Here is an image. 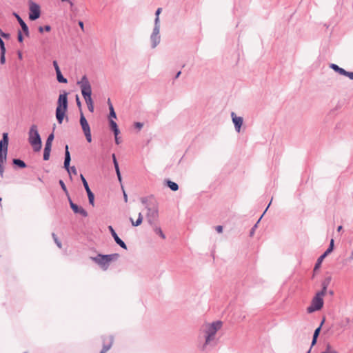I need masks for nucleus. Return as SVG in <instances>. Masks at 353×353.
<instances>
[{"label": "nucleus", "mask_w": 353, "mask_h": 353, "mask_svg": "<svg viewBox=\"0 0 353 353\" xmlns=\"http://www.w3.org/2000/svg\"><path fill=\"white\" fill-rule=\"evenodd\" d=\"M221 327L222 322L220 321H214L211 323H204L201 325L199 332L198 341L202 351H207L216 345V333Z\"/></svg>", "instance_id": "obj_1"}, {"label": "nucleus", "mask_w": 353, "mask_h": 353, "mask_svg": "<svg viewBox=\"0 0 353 353\" xmlns=\"http://www.w3.org/2000/svg\"><path fill=\"white\" fill-rule=\"evenodd\" d=\"M119 258L118 253L110 254H98L94 257H91V259L99 265L103 270H107L109 268L110 263L112 261H115Z\"/></svg>", "instance_id": "obj_2"}, {"label": "nucleus", "mask_w": 353, "mask_h": 353, "mask_svg": "<svg viewBox=\"0 0 353 353\" xmlns=\"http://www.w3.org/2000/svg\"><path fill=\"white\" fill-rule=\"evenodd\" d=\"M8 141V134L3 132L2 139L0 140V176L1 177L3 176L4 168L3 165L7 158Z\"/></svg>", "instance_id": "obj_3"}, {"label": "nucleus", "mask_w": 353, "mask_h": 353, "mask_svg": "<svg viewBox=\"0 0 353 353\" xmlns=\"http://www.w3.org/2000/svg\"><path fill=\"white\" fill-rule=\"evenodd\" d=\"M28 141L35 152H39L41 150V139L36 125H32L30 128L28 132Z\"/></svg>", "instance_id": "obj_4"}, {"label": "nucleus", "mask_w": 353, "mask_h": 353, "mask_svg": "<svg viewBox=\"0 0 353 353\" xmlns=\"http://www.w3.org/2000/svg\"><path fill=\"white\" fill-rule=\"evenodd\" d=\"M146 219L148 223L152 226L157 224L159 218L158 205H147Z\"/></svg>", "instance_id": "obj_5"}, {"label": "nucleus", "mask_w": 353, "mask_h": 353, "mask_svg": "<svg viewBox=\"0 0 353 353\" xmlns=\"http://www.w3.org/2000/svg\"><path fill=\"white\" fill-rule=\"evenodd\" d=\"M77 84L80 86L81 94L84 99L91 97V85L85 75L82 77L81 79L77 82Z\"/></svg>", "instance_id": "obj_6"}, {"label": "nucleus", "mask_w": 353, "mask_h": 353, "mask_svg": "<svg viewBox=\"0 0 353 353\" xmlns=\"http://www.w3.org/2000/svg\"><path fill=\"white\" fill-rule=\"evenodd\" d=\"M323 296L319 295L318 293L314 296L310 305L307 308L308 313H312L315 311L320 310L323 306Z\"/></svg>", "instance_id": "obj_7"}, {"label": "nucleus", "mask_w": 353, "mask_h": 353, "mask_svg": "<svg viewBox=\"0 0 353 353\" xmlns=\"http://www.w3.org/2000/svg\"><path fill=\"white\" fill-rule=\"evenodd\" d=\"M160 26H154L152 32L150 35V41L152 48H155L161 41V36L159 34Z\"/></svg>", "instance_id": "obj_8"}, {"label": "nucleus", "mask_w": 353, "mask_h": 353, "mask_svg": "<svg viewBox=\"0 0 353 353\" xmlns=\"http://www.w3.org/2000/svg\"><path fill=\"white\" fill-rule=\"evenodd\" d=\"M41 14L40 7L35 3L31 2L30 4L29 19L34 21L39 18Z\"/></svg>", "instance_id": "obj_9"}, {"label": "nucleus", "mask_w": 353, "mask_h": 353, "mask_svg": "<svg viewBox=\"0 0 353 353\" xmlns=\"http://www.w3.org/2000/svg\"><path fill=\"white\" fill-rule=\"evenodd\" d=\"M80 177H81V179L83 184V186L85 188V190L87 192L88 200H89V203L90 205H92V206H94V195L93 192L91 191V190L90 189L88 183L87 181L85 180V177L83 176V175L81 174Z\"/></svg>", "instance_id": "obj_10"}, {"label": "nucleus", "mask_w": 353, "mask_h": 353, "mask_svg": "<svg viewBox=\"0 0 353 353\" xmlns=\"http://www.w3.org/2000/svg\"><path fill=\"white\" fill-rule=\"evenodd\" d=\"M68 199L70 203V206L74 213L79 214L83 217L88 216V212L86 210H84L82 207H79L77 204L74 203L70 196H68Z\"/></svg>", "instance_id": "obj_11"}, {"label": "nucleus", "mask_w": 353, "mask_h": 353, "mask_svg": "<svg viewBox=\"0 0 353 353\" xmlns=\"http://www.w3.org/2000/svg\"><path fill=\"white\" fill-rule=\"evenodd\" d=\"M58 105L57 108H60L64 110H67L68 108V93L63 92V94H60L58 99Z\"/></svg>", "instance_id": "obj_12"}, {"label": "nucleus", "mask_w": 353, "mask_h": 353, "mask_svg": "<svg viewBox=\"0 0 353 353\" xmlns=\"http://www.w3.org/2000/svg\"><path fill=\"white\" fill-rule=\"evenodd\" d=\"M231 117L232 119V122L234 125L235 130L237 132H240L241 128L243 125V119L241 117H237L234 112L231 113Z\"/></svg>", "instance_id": "obj_13"}, {"label": "nucleus", "mask_w": 353, "mask_h": 353, "mask_svg": "<svg viewBox=\"0 0 353 353\" xmlns=\"http://www.w3.org/2000/svg\"><path fill=\"white\" fill-rule=\"evenodd\" d=\"M108 230L111 233V235L112 236V237L114 238L115 242L119 245H120L122 248L125 249V250H127V246H126V244L124 243L123 241H122L119 237V236L117 235V234L116 233L115 230H114V228H112V226L111 225H109L108 226Z\"/></svg>", "instance_id": "obj_14"}, {"label": "nucleus", "mask_w": 353, "mask_h": 353, "mask_svg": "<svg viewBox=\"0 0 353 353\" xmlns=\"http://www.w3.org/2000/svg\"><path fill=\"white\" fill-rule=\"evenodd\" d=\"M331 280H332V277L330 276L325 277L323 280V281L321 283L322 289L321 291L317 292L319 294V295L323 296H324L325 295V294L327 292V288L329 286V285L330 284Z\"/></svg>", "instance_id": "obj_15"}, {"label": "nucleus", "mask_w": 353, "mask_h": 353, "mask_svg": "<svg viewBox=\"0 0 353 353\" xmlns=\"http://www.w3.org/2000/svg\"><path fill=\"white\" fill-rule=\"evenodd\" d=\"M70 161H71V157H70V154L69 150H68V145H65V159H64L63 165H64V168L67 170V172H68L69 175H70Z\"/></svg>", "instance_id": "obj_16"}, {"label": "nucleus", "mask_w": 353, "mask_h": 353, "mask_svg": "<svg viewBox=\"0 0 353 353\" xmlns=\"http://www.w3.org/2000/svg\"><path fill=\"white\" fill-rule=\"evenodd\" d=\"M13 15L16 17V19H17L19 23L20 24L24 34L26 35V36H29V30H28V26L26 25V23L24 22V21L21 19V17L16 12H14L13 13Z\"/></svg>", "instance_id": "obj_17"}, {"label": "nucleus", "mask_w": 353, "mask_h": 353, "mask_svg": "<svg viewBox=\"0 0 353 353\" xmlns=\"http://www.w3.org/2000/svg\"><path fill=\"white\" fill-rule=\"evenodd\" d=\"M80 124L81 125L83 132H87L90 131V125L82 112H81V115H80Z\"/></svg>", "instance_id": "obj_18"}, {"label": "nucleus", "mask_w": 353, "mask_h": 353, "mask_svg": "<svg viewBox=\"0 0 353 353\" xmlns=\"http://www.w3.org/2000/svg\"><path fill=\"white\" fill-rule=\"evenodd\" d=\"M113 343V337L112 336H109L108 341L106 343L105 339H103V349L100 352V353H105L108 350L110 349Z\"/></svg>", "instance_id": "obj_19"}, {"label": "nucleus", "mask_w": 353, "mask_h": 353, "mask_svg": "<svg viewBox=\"0 0 353 353\" xmlns=\"http://www.w3.org/2000/svg\"><path fill=\"white\" fill-rule=\"evenodd\" d=\"M141 201L145 205V209H147V205L157 204L152 196L142 197Z\"/></svg>", "instance_id": "obj_20"}, {"label": "nucleus", "mask_w": 353, "mask_h": 353, "mask_svg": "<svg viewBox=\"0 0 353 353\" xmlns=\"http://www.w3.org/2000/svg\"><path fill=\"white\" fill-rule=\"evenodd\" d=\"M66 110L61 109L60 108H57L56 109V117L57 121L59 124L62 123L63 120L64 119Z\"/></svg>", "instance_id": "obj_21"}, {"label": "nucleus", "mask_w": 353, "mask_h": 353, "mask_svg": "<svg viewBox=\"0 0 353 353\" xmlns=\"http://www.w3.org/2000/svg\"><path fill=\"white\" fill-rule=\"evenodd\" d=\"M110 128L112 129V130L113 131L114 136L115 137L118 136V134H119L120 132L118 128L117 123L115 121H114L113 120L110 119Z\"/></svg>", "instance_id": "obj_22"}, {"label": "nucleus", "mask_w": 353, "mask_h": 353, "mask_svg": "<svg viewBox=\"0 0 353 353\" xmlns=\"http://www.w3.org/2000/svg\"><path fill=\"white\" fill-rule=\"evenodd\" d=\"M330 68L334 70L335 72H338L339 74L341 75H344L346 70H345L343 68H340L338 65L332 63L330 65Z\"/></svg>", "instance_id": "obj_23"}, {"label": "nucleus", "mask_w": 353, "mask_h": 353, "mask_svg": "<svg viewBox=\"0 0 353 353\" xmlns=\"http://www.w3.org/2000/svg\"><path fill=\"white\" fill-rule=\"evenodd\" d=\"M165 182L168 187H169L172 191H176L179 190V185L176 183L170 180H166Z\"/></svg>", "instance_id": "obj_24"}, {"label": "nucleus", "mask_w": 353, "mask_h": 353, "mask_svg": "<svg viewBox=\"0 0 353 353\" xmlns=\"http://www.w3.org/2000/svg\"><path fill=\"white\" fill-rule=\"evenodd\" d=\"M54 133H51L48 135V138H47V140H46V144H45V148H50L51 149L52 148V143L54 140Z\"/></svg>", "instance_id": "obj_25"}, {"label": "nucleus", "mask_w": 353, "mask_h": 353, "mask_svg": "<svg viewBox=\"0 0 353 353\" xmlns=\"http://www.w3.org/2000/svg\"><path fill=\"white\" fill-rule=\"evenodd\" d=\"M132 224L133 226H139L141 224L142 221H143V216H142V214L141 212L139 213V215H138V219H137L136 221H134L133 219L132 218L130 219Z\"/></svg>", "instance_id": "obj_26"}, {"label": "nucleus", "mask_w": 353, "mask_h": 353, "mask_svg": "<svg viewBox=\"0 0 353 353\" xmlns=\"http://www.w3.org/2000/svg\"><path fill=\"white\" fill-rule=\"evenodd\" d=\"M12 163L14 165L19 167L20 168H24L26 167V163L19 159H14L12 160Z\"/></svg>", "instance_id": "obj_27"}, {"label": "nucleus", "mask_w": 353, "mask_h": 353, "mask_svg": "<svg viewBox=\"0 0 353 353\" xmlns=\"http://www.w3.org/2000/svg\"><path fill=\"white\" fill-rule=\"evenodd\" d=\"M271 202L269 203V205H268L267 208L265 209V210L264 211L263 214L261 215V216L259 218V219L258 220V221L256 222V223L252 228L251 230H250V236H252L254 234V232H255V230L257 228V226H258V223H259L260 220L261 219L262 216H263V214L265 213V212L268 210V208H269Z\"/></svg>", "instance_id": "obj_28"}, {"label": "nucleus", "mask_w": 353, "mask_h": 353, "mask_svg": "<svg viewBox=\"0 0 353 353\" xmlns=\"http://www.w3.org/2000/svg\"><path fill=\"white\" fill-rule=\"evenodd\" d=\"M84 99H85V103H86V104L88 105V108L89 110V111L91 112H93V111H94V105H93V101H92V97L85 98Z\"/></svg>", "instance_id": "obj_29"}, {"label": "nucleus", "mask_w": 353, "mask_h": 353, "mask_svg": "<svg viewBox=\"0 0 353 353\" xmlns=\"http://www.w3.org/2000/svg\"><path fill=\"white\" fill-rule=\"evenodd\" d=\"M56 74L57 79L59 83H66L68 82L67 79L62 75L61 71H57V72H56Z\"/></svg>", "instance_id": "obj_30"}, {"label": "nucleus", "mask_w": 353, "mask_h": 353, "mask_svg": "<svg viewBox=\"0 0 353 353\" xmlns=\"http://www.w3.org/2000/svg\"><path fill=\"white\" fill-rule=\"evenodd\" d=\"M152 227L153 228V230L156 234H159L162 239H165V236L163 234V231L159 227L157 226V224H155L154 225H152Z\"/></svg>", "instance_id": "obj_31"}, {"label": "nucleus", "mask_w": 353, "mask_h": 353, "mask_svg": "<svg viewBox=\"0 0 353 353\" xmlns=\"http://www.w3.org/2000/svg\"><path fill=\"white\" fill-rule=\"evenodd\" d=\"M108 103L109 110H110V117L117 118L116 113L114 112L113 105H112L110 99H108Z\"/></svg>", "instance_id": "obj_32"}, {"label": "nucleus", "mask_w": 353, "mask_h": 353, "mask_svg": "<svg viewBox=\"0 0 353 353\" xmlns=\"http://www.w3.org/2000/svg\"><path fill=\"white\" fill-rule=\"evenodd\" d=\"M161 12V8H158L157 10H156V12H155V15H156V17H155V19H154V26H160V23H159V14Z\"/></svg>", "instance_id": "obj_33"}, {"label": "nucleus", "mask_w": 353, "mask_h": 353, "mask_svg": "<svg viewBox=\"0 0 353 353\" xmlns=\"http://www.w3.org/2000/svg\"><path fill=\"white\" fill-rule=\"evenodd\" d=\"M50 152H51V149L48 148H44V151H43V160L44 161H48L49 159L50 155Z\"/></svg>", "instance_id": "obj_34"}, {"label": "nucleus", "mask_w": 353, "mask_h": 353, "mask_svg": "<svg viewBox=\"0 0 353 353\" xmlns=\"http://www.w3.org/2000/svg\"><path fill=\"white\" fill-rule=\"evenodd\" d=\"M321 353H338L334 349H333L330 345H327L325 349Z\"/></svg>", "instance_id": "obj_35"}, {"label": "nucleus", "mask_w": 353, "mask_h": 353, "mask_svg": "<svg viewBox=\"0 0 353 353\" xmlns=\"http://www.w3.org/2000/svg\"><path fill=\"white\" fill-rule=\"evenodd\" d=\"M59 185H60L61 189L65 192V194H66L67 197L68 198V196H70V195H69L68 189H67V188H66L63 181V180H59Z\"/></svg>", "instance_id": "obj_36"}, {"label": "nucleus", "mask_w": 353, "mask_h": 353, "mask_svg": "<svg viewBox=\"0 0 353 353\" xmlns=\"http://www.w3.org/2000/svg\"><path fill=\"white\" fill-rule=\"evenodd\" d=\"M324 321H325V319H323V321H321L320 325L314 330V334H313L314 337H317L318 338V336L319 335V333L321 332V327H322Z\"/></svg>", "instance_id": "obj_37"}, {"label": "nucleus", "mask_w": 353, "mask_h": 353, "mask_svg": "<svg viewBox=\"0 0 353 353\" xmlns=\"http://www.w3.org/2000/svg\"><path fill=\"white\" fill-rule=\"evenodd\" d=\"M51 30V27L49 25H46L44 27L40 26L39 28V32L42 33L44 30L49 32Z\"/></svg>", "instance_id": "obj_38"}, {"label": "nucleus", "mask_w": 353, "mask_h": 353, "mask_svg": "<svg viewBox=\"0 0 353 353\" xmlns=\"http://www.w3.org/2000/svg\"><path fill=\"white\" fill-rule=\"evenodd\" d=\"M52 238L54 241V243L57 244V245L61 248V241L58 239L57 235L54 234V233H52Z\"/></svg>", "instance_id": "obj_39"}, {"label": "nucleus", "mask_w": 353, "mask_h": 353, "mask_svg": "<svg viewBox=\"0 0 353 353\" xmlns=\"http://www.w3.org/2000/svg\"><path fill=\"white\" fill-rule=\"evenodd\" d=\"M323 258L321 257V256L319 257V259H317V261L315 264V267H314V270L317 269L319 268V266L321 265V263L323 262Z\"/></svg>", "instance_id": "obj_40"}, {"label": "nucleus", "mask_w": 353, "mask_h": 353, "mask_svg": "<svg viewBox=\"0 0 353 353\" xmlns=\"http://www.w3.org/2000/svg\"><path fill=\"white\" fill-rule=\"evenodd\" d=\"M83 133L85 136V138H86V140L88 141V142L90 143L92 141L91 132L89 131L87 132H83Z\"/></svg>", "instance_id": "obj_41"}, {"label": "nucleus", "mask_w": 353, "mask_h": 353, "mask_svg": "<svg viewBox=\"0 0 353 353\" xmlns=\"http://www.w3.org/2000/svg\"><path fill=\"white\" fill-rule=\"evenodd\" d=\"M5 54H6V52H1L0 63L1 64H4L6 62Z\"/></svg>", "instance_id": "obj_42"}, {"label": "nucleus", "mask_w": 353, "mask_h": 353, "mask_svg": "<svg viewBox=\"0 0 353 353\" xmlns=\"http://www.w3.org/2000/svg\"><path fill=\"white\" fill-rule=\"evenodd\" d=\"M70 174L72 173L75 175L77 174V169L74 166L70 167ZM70 179H72L71 174L70 175Z\"/></svg>", "instance_id": "obj_43"}, {"label": "nucleus", "mask_w": 353, "mask_h": 353, "mask_svg": "<svg viewBox=\"0 0 353 353\" xmlns=\"http://www.w3.org/2000/svg\"><path fill=\"white\" fill-rule=\"evenodd\" d=\"M143 123H141V122L134 123V127L138 130H141L143 128Z\"/></svg>", "instance_id": "obj_44"}, {"label": "nucleus", "mask_w": 353, "mask_h": 353, "mask_svg": "<svg viewBox=\"0 0 353 353\" xmlns=\"http://www.w3.org/2000/svg\"><path fill=\"white\" fill-rule=\"evenodd\" d=\"M52 63H53V66L55 69L56 72H57V71H61L57 61H53Z\"/></svg>", "instance_id": "obj_45"}, {"label": "nucleus", "mask_w": 353, "mask_h": 353, "mask_svg": "<svg viewBox=\"0 0 353 353\" xmlns=\"http://www.w3.org/2000/svg\"><path fill=\"white\" fill-rule=\"evenodd\" d=\"M344 76L348 77L350 79L353 80V72L345 71Z\"/></svg>", "instance_id": "obj_46"}, {"label": "nucleus", "mask_w": 353, "mask_h": 353, "mask_svg": "<svg viewBox=\"0 0 353 353\" xmlns=\"http://www.w3.org/2000/svg\"><path fill=\"white\" fill-rule=\"evenodd\" d=\"M17 39H18L19 42H20V43L23 42V35H22V33L21 31H19V32H18Z\"/></svg>", "instance_id": "obj_47"}, {"label": "nucleus", "mask_w": 353, "mask_h": 353, "mask_svg": "<svg viewBox=\"0 0 353 353\" xmlns=\"http://www.w3.org/2000/svg\"><path fill=\"white\" fill-rule=\"evenodd\" d=\"M334 249V239H331L329 248L327 250H329L330 251L332 252Z\"/></svg>", "instance_id": "obj_48"}, {"label": "nucleus", "mask_w": 353, "mask_h": 353, "mask_svg": "<svg viewBox=\"0 0 353 353\" xmlns=\"http://www.w3.org/2000/svg\"><path fill=\"white\" fill-rule=\"evenodd\" d=\"M334 249V239H331L329 248L327 250H329L330 251L332 252Z\"/></svg>", "instance_id": "obj_49"}, {"label": "nucleus", "mask_w": 353, "mask_h": 353, "mask_svg": "<svg viewBox=\"0 0 353 353\" xmlns=\"http://www.w3.org/2000/svg\"><path fill=\"white\" fill-rule=\"evenodd\" d=\"M317 339H318L317 337H314V336L312 337L310 349H312V347L316 343Z\"/></svg>", "instance_id": "obj_50"}, {"label": "nucleus", "mask_w": 353, "mask_h": 353, "mask_svg": "<svg viewBox=\"0 0 353 353\" xmlns=\"http://www.w3.org/2000/svg\"><path fill=\"white\" fill-rule=\"evenodd\" d=\"M3 37L5 39H8L10 37V34L8 33H5L3 32H0V37Z\"/></svg>", "instance_id": "obj_51"}, {"label": "nucleus", "mask_w": 353, "mask_h": 353, "mask_svg": "<svg viewBox=\"0 0 353 353\" xmlns=\"http://www.w3.org/2000/svg\"><path fill=\"white\" fill-rule=\"evenodd\" d=\"M216 230L217 231V232L219 233H221L223 232V226L221 225H217L216 227Z\"/></svg>", "instance_id": "obj_52"}, {"label": "nucleus", "mask_w": 353, "mask_h": 353, "mask_svg": "<svg viewBox=\"0 0 353 353\" xmlns=\"http://www.w3.org/2000/svg\"><path fill=\"white\" fill-rule=\"evenodd\" d=\"M113 163H114V165L115 171L119 170V164H118L117 161H114Z\"/></svg>", "instance_id": "obj_53"}, {"label": "nucleus", "mask_w": 353, "mask_h": 353, "mask_svg": "<svg viewBox=\"0 0 353 353\" xmlns=\"http://www.w3.org/2000/svg\"><path fill=\"white\" fill-rule=\"evenodd\" d=\"M113 163H114V165L115 171L119 170V164H118L117 161H114Z\"/></svg>", "instance_id": "obj_54"}, {"label": "nucleus", "mask_w": 353, "mask_h": 353, "mask_svg": "<svg viewBox=\"0 0 353 353\" xmlns=\"http://www.w3.org/2000/svg\"><path fill=\"white\" fill-rule=\"evenodd\" d=\"M78 23H79V27L82 30V31H84V24H83V22L81 21H79Z\"/></svg>", "instance_id": "obj_55"}, {"label": "nucleus", "mask_w": 353, "mask_h": 353, "mask_svg": "<svg viewBox=\"0 0 353 353\" xmlns=\"http://www.w3.org/2000/svg\"><path fill=\"white\" fill-rule=\"evenodd\" d=\"M116 173H117V175L119 181L121 182V176L120 170H117Z\"/></svg>", "instance_id": "obj_56"}, {"label": "nucleus", "mask_w": 353, "mask_h": 353, "mask_svg": "<svg viewBox=\"0 0 353 353\" xmlns=\"http://www.w3.org/2000/svg\"><path fill=\"white\" fill-rule=\"evenodd\" d=\"M76 101H77V105L80 108L81 105V103L79 98V97L77 95V97H76Z\"/></svg>", "instance_id": "obj_57"}, {"label": "nucleus", "mask_w": 353, "mask_h": 353, "mask_svg": "<svg viewBox=\"0 0 353 353\" xmlns=\"http://www.w3.org/2000/svg\"><path fill=\"white\" fill-rule=\"evenodd\" d=\"M123 198H124V201L125 202H128V196L126 194V193L125 192V191L123 190Z\"/></svg>", "instance_id": "obj_58"}, {"label": "nucleus", "mask_w": 353, "mask_h": 353, "mask_svg": "<svg viewBox=\"0 0 353 353\" xmlns=\"http://www.w3.org/2000/svg\"><path fill=\"white\" fill-rule=\"evenodd\" d=\"M61 1H63V2H68V3H70L71 7L73 6V3L71 1H70V0H61Z\"/></svg>", "instance_id": "obj_59"}, {"label": "nucleus", "mask_w": 353, "mask_h": 353, "mask_svg": "<svg viewBox=\"0 0 353 353\" xmlns=\"http://www.w3.org/2000/svg\"><path fill=\"white\" fill-rule=\"evenodd\" d=\"M115 143L117 145H119L120 143V141L119 140L118 136L115 137Z\"/></svg>", "instance_id": "obj_60"}, {"label": "nucleus", "mask_w": 353, "mask_h": 353, "mask_svg": "<svg viewBox=\"0 0 353 353\" xmlns=\"http://www.w3.org/2000/svg\"><path fill=\"white\" fill-rule=\"evenodd\" d=\"M328 254L326 252H324L322 255H321V257L325 259Z\"/></svg>", "instance_id": "obj_61"}, {"label": "nucleus", "mask_w": 353, "mask_h": 353, "mask_svg": "<svg viewBox=\"0 0 353 353\" xmlns=\"http://www.w3.org/2000/svg\"><path fill=\"white\" fill-rule=\"evenodd\" d=\"M181 73V71L178 72L176 73V76H175V79L179 78V77L180 76Z\"/></svg>", "instance_id": "obj_62"}, {"label": "nucleus", "mask_w": 353, "mask_h": 353, "mask_svg": "<svg viewBox=\"0 0 353 353\" xmlns=\"http://www.w3.org/2000/svg\"><path fill=\"white\" fill-rule=\"evenodd\" d=\"M18 57H19V58L20 59H22V54H21V52H18Z\"/></svg>", "instance_id": "obj_63"}, {"label": "nucleus", "mask_w": 353, "mask_h": 353, "mask_svg": "<svg viewBox=\"0 0 353 353\" xmlns=\"http://www.w3.org/2000/svg\"><path fill=\"white\" fill-rule=\"evenodd\" d=\"M328 293H329L330 295L332 296L334 294V291L333 290H330L328 292Z\"/></svg>", "instance_id": "obj_64"}]
</instances>
